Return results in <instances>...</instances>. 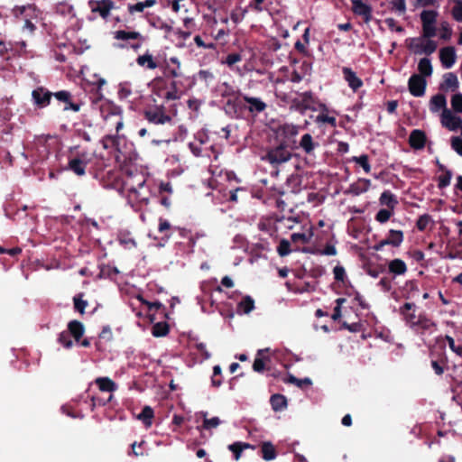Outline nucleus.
Wrapping results in <instances>:
<instances>
[{
  "label": "nucleus",
  "mask_w": 462,
  "mask_h": 462,
  "mask_svg": "<svg viewBox=\"0 0 462 462\" xmlns=\"http://www.w3.org/2000/svg\"><path fill=\"white\" fill-rule=\"evenodd\" d=\"M55 11L63 17L73 18L75 16L73 5L67 1L58 3L55 6Z\"/></svg>",
  "instance_id": "obj_27"
},
{
  "label": "nucleus",
  "mask_w": 462,
  "mask_h": 462,
  "mask_svg": "<svg viewBox=\"0 0 462 462\" xmlns=\"http://www.w3.org/2000/svg\"><path fill=\"white\" fill-rule=\"evenodd\" d=\"M291 252V243L286 239H282L277 247V253L279 255L283 257L290 254Z\"/></svg>",
  "instance_id": "obj_48"
},
{
  "label": "nucleus",
  "mask_w": 462,
  "mask_h": 462,
  "mask_svg": "<svg viewBox=\"0 0 462 462\" xmlns=\"http://www.w3.org/2000/svg\"><path fill=\"white\" fill-rule=\"evenodd\" d=\"M83 293H79L73 298L74 309L79 313L83 314L86 307L88 306V301L83 300Z\"/></svg>",
  "instance_id": "obj_45"
},
{
  "label": "nucleus",
  "mask_w": 462,
  "mask_h": 462,
  "mask_svg": "<svg viewBox=\"0 0 462 462\" xmlns=\"http://www.w3.org/2000/svg\"><path fill=\"white\" fill-rule=\"evenodd\" d=\"M352 161L360 165L366 173L370 172L371 165L368 162V156L366 154L355 156L352 158Z\"/></svg>",
  "instance_id": "obj_46"
},
{
  "label": "nucleus",
  "mask_w": 462,
  "mask_h": 462,
  "mask_svg": "<svg viewBox=\"0 0 462 462\" xmlns=\"http://www.w3.org/2000/svg\"><path fill=\"white\" fill-rule=\"evenodd\" d=\"M70 336H72L75 341L79 342L84 334V326L79 320H71L68 324V330Z\"/></svg>",
  "instance_id": "obj_23"
},
{
  "label": "nucleus",
  "mask_w": 462,
  "mask_h": 462,
  "mask_svg": "<svg viewBox=\"0 0 462 462\" xmlns=\"http://www.w3.org/2000/svg\"><path fill=\"white\" fill-rule=\"evenodd\" d=\"M254 309V300L251 296H245L237 304L238 314H249Z\"/></svg>",
  "instance_id": "obj_30"
},
{
  "label": "nucleus",
  "mask_w": 462,
  "mask_h": 462,
  "mask_svg": "<svg viewBox=\"0 0 462 462\" xmlns=\"http://www.w3.org/2000/svg\"><path fill=\"white\" fill-rule=\"evenodd\" d=\"M451 107L456 113H462V94L457 93L451 97Z\"/></svg>",
  "instance_id": "obj_47"
},
{
  "label": "nucleus",
  "mask_w": 462,
  "mask_h": 462,
  "mask_svg": "<svg viewBox=\"0 0 462 462\" xmlns=\"http://www.w3.org/2000/svg\"><path fill=\"white\" fill-rule=\"evenodd\" d=\"M458 88V79L455 73L448 72L444 75V80L440 85V89L444 91L456 90Z\"/></svg>",
  "instance_id": "obj_22"
},
{
  "label": "nucleus",
  "mask_w": 462,
  "mask_h": 462,
  "mask_svg": "<svg viewBox=\"0 0 462 462\" xmlns=\"http://www.w3.org/2000/svg\"><path fill=\"white\" fill-rule=\"evenodd\" d=\"M427 81L419 74L411 76L408 81V88L413 97H422L426 91Z\"/></svg>",
  "instance_id": "obj_5"
},
{
  "label": "nucleus",
  "mask_w": 462,
  "mask_h": 462,
  "mask_svg": "<svg viewBox=\"0 0 462 462\" xmlns=\"http://www.w3.org/2000/svg\"><path fill=\"white\" fill-rule=\"evenodd\" d=\"M291 158V152L283 145H279L267 152L263 160L273 166L287 162Z\"/></svg>",
  "instance_id": "obj_3"
},
{
  "label": "nucleus",
  "mask_w": 462,
  "mask_h": 462,
  "mask_svg": "<svg viewBox=\"0 0 462 462\" xmlns=\"http://www.w3.org/2000/svg\"><path fill=\"white\" fill-rule=\"evenodd\" d=\"M246 448H254V447L248 443H244V442H239V441L230 444L228 446V449L234 453L235 459L236 461L240 458L243 450L246 449Z\"/></svg>",
  "instance_id": "obj_37"
},
{
  "label": "nucleus",
  "mask_w": 462,
  "mask_h": 462,
  "mask_svg": "<svg viewBox=\"0 0 462 462\" xmlns=\"http://www.w3.org/2000/svg\"><path fill=\"white\" fill-rule=\"evenodd\" d=\"M221 375V367L219 365H215L213 367V375L211 378V384L214 387H219L222 384L221 379H217V376Z\"/></svg>",
  "instance_id": "obj_57"
},
{
  "label": "nucleus",
  "mask_w": 462,
  "mask_h": 462,
  "mask_svg": "<svg viewBox=\"0 0 462 462\" xmlns=\"http://www.w3.org/2000/svg\"><path fill=\"white\" fill-rule=\"evenodd\" d=\"M289 382L293 384H296L298 387H302L305 384L306 385L311 384V380L310 378L306 377L304 379H298L293 375H290Z\"/></svg>",
  "instance_id": "obj_61"
},
{
  "label": "nucleus",
  "mask_w": 462,
  "mask_h": 462,
  "mask_svg": "<svg viewBox=\"0 0 462 462\" xmlns=\"http://www.w3.org/2000/svg\"><path fill=\"white\" fill-rule=\"evenodd\" d=\"M416 306L414 303L406 302L399 310L400 314L402 316L405 323L411 328H414V325L418 319L415 314Z\"/></svg>",
  "instance_id": "obj_10"
},
{
  "label": "nucleus",
  "mask_w": 462,
  "mask_h": 462,
  "mask_svg": "<svg viewBox=\"0 0 462 462\" xmlns=\"http://www.w3.org/2000/svg\"><path fill=\"white\" fill-rule=\"evenodd\" d=\"M455 3L452 8L453 18L459 23H462V0H453Z\"/></svg>",
  "instance_id": "obj_49"
},
{
  "label": "nucleus",
  "mask_w": 462,
  "mask_h": 462,
  "mask_svg": "<svg viewBox=\"0 0 462 462\" xmlns=\"http://www.w3.org/2000/svg\"><path fill=\"white\" fill-rule=\"evenodd\" d=\"M438 13L433 10H424L420 14L422 24H436Z\"/></svg>",
  "instance_id": "obj_41"
},
{
  "label": "nucleus",
  "mask_w": 462,
  "mask_h": 462,
  "mask_svg": "<svg viewBox=\"0 0 462 462\" xmlns=\"http://www.w3.org/2000/svg\"><path fill=\"white\" fill-rule=\"evenodd\" d=\"M435 326H436L435 323L430 319H429L426 315L420 314L418 316V319L414 325V328H412L411 329H413L417 332H420V333H424V332L431 333L432 328Z\"/></svg>",
  "instance_id": "obj_15"
},
{
  "label": "nucleus",
  "mask_w": 462,
  "mask_h": 462,
  "mask_svg": "<svg viewBox=\"0 0 462 462\" xmlns=\"http://www.w3.org/2000/svg\"><path fill=\"white\" fill-rule=\"evenodd\" d=\"M371 187V181L368 179H359L356 183L350 186L354 195H360L366 192Z\"/></svg>",
  "instance_id": "obj_28"
},
{
  "label": "nucleus",
  "mask_w": 462,
  "mask_h": 462,
  "mask_svg": "<svg viewBox=\"0 0 462 462\" xmlns=\"http://www.w3.org/2000/svg\"><path fill=\"white\" fill-rule=\"evenodd\" d=\"M58 341L66 348H69L73 345V342L70 338V334L68 331H62L59 335Z\"/></svg>",
  "instance_id": "obj_54"
},
{
  "label": "nucleus",
  "mask_w": 462,
  "mask_h": 462,
  "mask_svg": "<svg viewBox=\"0 0 462 462\" xmlns=\"http://www.w3.org/2000/svg\"><path fill=\"white\" fill-rule=\"evenodd\" d=\"M410 145L417 150L422 149L425 146L426 135L421 130L415 129L411 131L409 137Z\"/></svg>",
  "instance_id": "obj_19"
},
{
  "label": "nucleus",
  "mask_w": 462,
  "mask_h": 462,
  "mask_svg": "<svg viewBox=\"0 0 462 462\" xmlns=\"http://www.w3.org/2000/svg\"><path fill=\"white\" fill-rule=\"evenodd\" d=\"M431 222V217L430 215H422L419 217L416 226L420 231L425 230L429 224Z\"/></svg>",
  "instance_id": "obj_56"
},
{
  "label": "nucleus",
  "mask_w": 462,
  "mask_h": 462,
  "mask_svg": "<svg viewBox=\"0 0 462 462\" xmlns=\"http://www.w3.org/2000/svg\"><path fill=\"white\" fill-rule=\"evenodd\" d=\"M117 152L122 153L124 156L132 159V155L134 153V144L133 143H129L128 144L125 143V137L117 135Z\"/></svg>",
  "instance_id": "obj_26"
},
{
  "label": "nucleus",
  "mask_w": 462,
  "mask_h": 462,
  "mask_svg": "<svg viewBox=\"0 0 462 462\" xmlns=\"http://www.w3.org/2000/svg\"><path fill=\"white\" fill-rule=\"evenodd\" d=\"M263 458L266 461L273 460L276 457L274 446L270 442H263L262 445Z\"/></svg>",
  "instance_id": "obj_36"
},
{
  "label": "nucleus",
  "mask_w": 462,
  "mask_h": 462,
  "mask_svg": "<svg viewBox=\"0 0 462 462\" xmlns=\"http://www.w3.org/2000/svg\"><path fill=\"white\" fill-rule=\"evenodd\" d=\"M321 113L319 114L316 117L315 122L318 124H328L331 126L335 127L337 125V119L334 116H329L327 115L328 107L325 105L320 106Z\"/></svg>",
  "instance_id": "obj_33"
},
{
  "label": "nucleus",
  "mask_w": 462,
  "mask_h": 462,
  "mask_svg": "<svg viewBox=\"0 0 462 462\" xmlns=\"http://www.w3.org/2000/svg\"><path fill=\"white\" fill-rule=\"evenodd\" d=\"M244 100L249 105L248 111L250 113H261L265 110L267 105L259 97L243 96Z\"/></svg>",
  "instance_id": "obj_18"
},
{
  "label": "nucleus",
  "mask_w": 462,
  "mask_h": 462,
  "mask_svg": "<svg viewBox=\"0 0 462 462\" xmlns=\"http://www.w3.org/2000/svg\"><path fill=\"white\" fill-rule=\"evenodd\" d=\"M144 116L150 123L155 125H164L171 121V117L164 113L162 107L146 110Z\"/></svg>",
  "instance_id": "obj_8"
},
{
  "label": "nucleus",
  "mask_w": 462,
  "mask_h": 462,
  "mask_svg": "<svg viewBox=\"0 0 462 462\" xmlns=\"http://www.w3.org/2000/svg\"><path fill=\"white\" fill-rule=\"evenodd\" d=\"M440 38L443 40H449L452 35V30L450 29L448 23H441Z\"/></svg>",
  "instance_id": "obj_63"
},
{
  "label": "nucleus",
  "mask_w": 462,
  "mask_h": 462,
  "mask_svg": "<svg viewBox=\"0 0 462 462\" xmlns=\"http://www.w3.org/2000/svg\"><path fill=\"white\" fill-rule=\"evenodd\" d=\"M451 147L457 154L462 156V139L460 137L454 136L451 138Z\"/></svg>",
  "instance_id": "obj_60"
},
{
  "label": "nucleus",
  "mask_w": 462,
  "mask_h": 462,
  "mask_svg": "<svg viewBox=\"0 0 462 462\" xmlns=\"http://www.w3.org/2000/svg\"><path fill=\"white\" fill-rule=\"evenodd\" d=\"M137 418L142 420L147 428H149L152 424L153 410L150 406H144Z\"/></svg>",
  "instance_id": "obj_38"
},
{
  "label": "nucleus",
  "mask_w": 462,
  "mask_h": 462,
  "mask_svg": "<svg viewBox=\"0 0 462 462\" xmlns=\"http://www.w3.org/2000/svg\"><path fill=\"white\" fill-rule=\"evenodd\" d=\"M156 4V0H145L143 2H139L135 5H131L128 6V10L131 14L135 12L141 13L146 7H152Z\"/></svg>",
  "instance_id": "obj_42"
},
{
  "label": "nucleus",
  "mask_w": 462,
  "mask_h": 462,
  "mask_svg": "<svg viewBox=\"0 0 462 462\" xmlns=\"http://www.w3.org/2000/svg\"><path fill=\"white\" fill-rule=\"evenodd\" d=\"M408 47L414 54L430 55L436 51L438 44L433 40L420 36L411 38Z\"/></svg>",
  "instance_id": "obj_2"
},
{
  "label": "nucleus",
  "mask_w": 462,
  "mask_h": 462,
  "mask_svg": "<svg viewBox=\"0 0 462 462\" xmlns=\"http://www.w3.org/2000/svg\"><path fill=\"white\" fill-rule=\"evenodd\" d=\"M319 146L318 143L313 141L311 134H305L301 136L300 141V147L307 153L311 154L313 151Z\"/></svg>",
  "instance_id": "obj_25"
},
{
  "label": "nucleus",
  "mask_w": 462,
  "mask_h": 462,
  "mask_svg": "<svg viewBox=\"0 0 462 462\" xmlns=\"http://www.w3.org/2000/svg\"><path fill=\"white\" fill-rule=\"evenodd\" d=\"M439 59L445 69H450L456 62V51L454 47H444L439 51Z\"/></svg>",
  "instance_id": "obj_13"
},
{
  "label": "nucleus",
  "mask_w": 462,
  "mask_h": 462,
  "mask_svg": "<svg viewBox=\"0 0 462 462\" xmlns=\"http://www.w3.org/2000/svg\"><path fill=\"white\" fill-rule=\"evenodd\" d=\"M342 71L345 80L347 82L349 88H351L354 91H356L362 87L363 81L350 68L345 67L343 68Z\"/></svg>",
  "instance_id": "obj_16"
},
{
  "label": "nucleus",
  "mask_w": 462,
  "mask_h": 462,
  "mask_svg": "<svg viewBox=\"0 0 462 462\" xmlns=\"http://www.w3.org/2000/svg\"><path fill=\"white\" fill-rule=\"evenodd\" d=\"M452 172L449 170H445L444 174L439 177V188L443 189L450 184Z\"/></svg>",
  "instance_id": "obj_53"
},
{
  "label": "nucleus",
  "mask_w": 462,
  "mask_h": 462,
  "mask_svg": "<svg viewBox=\"0 0 462 462\" xmlns=\"http://www.w3.org/2000/svg\"><path fill=\"white\" fill-rule=\"evenodd\" d=\"M118 92L121 98H126L131 95L132 89L128 84L125 83L120 84Z\"/></svg>",
  "instance_id": "obj_64"
},
{
  "label": "nucleus",
  "mask_w": 462,
  "mask_h": 462,
  "mask_svg": "<svg viewBox=\"0 0 462 462\" xmlns=\"http://www.w3.org/2000/svg\"><path fill=\"white\" fill-rule=\"evenodd\" d=\"M95 383L98 387L101 393H106L107 397L92 396V405H106L113 398V392L116 388V383L108 377H98L95 380Z\"/></svg>",
  "instance_id": "obj_1"
},
{
  "label": "nucleus",
  "mask_w": 462,
  "mask_h": 462,
  "mask_svg": "<svg viewBox=\"0 0 462 462\" xmlns=\"http://www.w3.org/2000/svg\"><path fill=\"white\" fill-rule=\"evenodd\" d=\"M119 243L127 250L136 248V242L130 234H121L118 237Z\"/></svg>",
  "instance_id": "obj_43"
},
{
  "label": "nucleus",
  "mask_w": 462,
  "mask_h": 462,
  "mask_svg": "<svg viewBox=\"0 0 462 462\" xmlns=\"http://www.w3.org/2000/svg\"><path fill=\"white\" fill-rule=\"evenodd\" d=\"M101 185L106 189H114L116 187V172L115 168L103 170L98 173Z\"/></svg>",
  "instance_id": "obj_17"
},
{
  "label": "nucleus",
  "mask_w": 462,
  "mask_h": 462,
  "mask_svg": "<svg viewBox=\"0 0 462 462\" xmlns=\"http://www.w3.org/2000/svg\"><path fill=\"white\" fill-rule=\"evenodd\" d=\"M430 109L432 113H438L439 110L448 109L447 107V99L444 95L437 94L430 100Z\"/></svg>",
  "instance_id": "obj_21"
},
{
  "label": "nucleus",
  "mask_w": 462,
  "mask_h": 462,
  "mask_svg": "<svg viewBox=\"0 0 462 462\" xmlns=\"http://www.w3.org/2000/svg\"><path fill=\"white\" fill-rule=\"evenodd\" d=\"M352 10L356 15L362 16L365 22L372 18V8L361 0H352Z\"/></svg>",
  "instance_id": "obj_14"
},
{
  "label": "nucleus",
  "mask_w": 462,
  "mask_h": 462,
  "mask_svg": "<svg viewBox=\"0 0 462 462\" xmlns=\"http://www.w3.org/2000/svg\"><path fill=\"white\" fill-rule=\"evenodd\" d=\"M221 420L218 418V417H213L211 419H208V418H205V420H203V429L205 430H211V429H216L217 428L220 424H221Z\"/></svg>",
  "instance_id": "obj_50"
},
{
  "label": "nucleus",
  "mask_w": 462,
  "mask_h": 462,
  "mask_svg": "<svg viewBox=\"0 0 462 462\" xmlns=\"http://www.w3.org/2000/svg\"><path fill=\"white\" fill-rule=\"evenodd\" d=\"M385 239L389 245L398 247L403 241V233L400 230L392 229L389 232L388 237Z\"/></svg>",
  "instance_id": "obj_35"
},
{
  "label": "nucleus",
  "mask_w": 462,
  "mask_h": 462,
  "mask_svg": "<svg viewBox=\"0 0 462 462\" xmlns=\"http://www.w3.org/2000/svg\"><path fill=\"white\" fill-rule=\"evenodd\" d=\"M445 340L448 342V347L458 356H462V346L456 345L454 338L448 335L445 337Z\"/></svg>",
  "instance_id": "obj_51"
},
{
  "label": "nucleus",
  "mask_w": 462,
  "mask_h": 462,
  "mask_svg": "<svg viewBox=\"0 0 462 462\" xmlns=\"http://www.w3.org/2000/svg\"><path fill=\"white\" fill-rule=\"evenodd\" d=\"M379 202L382 206H386L392 210H393L394 207L398 204L396 197L390 190H384L381 194Z\"/></svg>",
  "instance_id": "obj_29"
},
{
  "label": "nucleus",
  "mask_w": 462,
  "mask_h": 462,
  "mask_svg": "<svg viewBox=\"0 0 462 462\" xmlns=\"http://www.w3.org/2000/svg\"><path fill=\"white\" fill-rule=\"evenodd\" d=\"M136 61L139 66L147 67L150 69H154L158 67L157 63L153 60L152 56L149 53L139 56Z\"/></svg>",
  "instance_id": "obj_39"
},
{
  "label": "nucleus",
  "mask_w": 462,
  "mask_h": 462,
  "mask_svg": "<svg viewBox=\"0 0 462 462\" xmlns=\"http://www.w3.org/2000/svg\"><path fill=\"white\" fill-rule=\"evenodd\" d=\"M282 130L286 136H294L299 134V126L291 124L284 125Z\"/></svg>",
  "instance_id": "obj_59"
},
{
  "label": "nucleus",
  "mask_w": 462,
  "mask_h": 462,
  "mask_svg": "<svg viewBox=\"0 0 462 462\" xmlns=\"http://www.w3.org/2000/svg\"><path fill=\"white\" fill-rule=\"evenodd\" d=\"M145 183L144 178L139 174L131 173L125 180H123L122 188L130 192H137L138 189L142 188Z\"/></svg>",
  "instance_id": "obj_9"
},
{
  "label": "nucleus",
  "mask_w": 462,
  "mask_h": 462,
  "mask_svg": "<svg viewBox=\"0 0 462 462\" xmlns=\"http://www.w3.org/2000/svg\"><path fill=\"white\" fill-rule=\"evenodd\" d=\"M83 157L84 154H81L80 156L69 159L67 169L78 176L85 175L88 161Z\"/></svg>",
  "instance_id": "obj_11"
},
{
  "label": "nucleus",
  "mask_w": 462,
  "mask_h": 462,
  "mask_svg": "<svg viewBox=\"0 0 462 462\" xmlns=\"http://www.w3.org/2000/svg\"><path fill=\"white\" fill-rule=\"evenodd\" d=\"M440 122L443 127L449 131H457L462 126V119L456 116L450 109H444L440 115Z\"/></svg>",
  "instance_id": "obj_6"
},
{
  "label": "nucleus",
  "mask_w": 462,
  "mask_h": 462,
  "mask_svg": "<svg viewBox=\"0 0 462 462\" xmlns=\"http://www.w3.org/2000/svg\"><path fill=\"white\" fill-rule=\"evenodd\" d=\"M391 5H393V9L398 12L400 14H402L406 12L405 0H391Z\"/></svg>",
  "instance_id": "obj_58"
},
{
  "label": "nucleus",
  "mask_w": 462,
  "mask_h": 462,
  "mask_svg": "<svg viewBox=\"0 0 462 462\" xmlns=\"http://www.w3.org/2000/svg\"><path fill=\"white\" fill-rule=\"evenodd\" d=\"M271 405L275 411H282L287 406V400L283 395L274 394L271 397Z\"/></svg>",
  "instance_id": "obj_40"
},
{
  "label": "nucleus",
  "mask_w": 462,
  "mask_h": 462,
  "mask_svg": "<svg viewBox=\"0 0 462 462\" xmlns=\"http://www.w3.org/2000/svg\"><path fill=\"white\" fill-rule=\"evenodd\" d=\"M418 70L421 77H430L433 72L431 61L429 58H422L418 64Z\"/></svg>",
  "instance_id": "obj_34"
},
{
  "label": "nucleus",
  "mask_w": 462,
  "mask_h": 462,
  "mask_svg": "<svg viewBox=\"0 0 462 462\" xmlns=\"http://www.w3.org/2000/svg\"><path fill=\"white\" fill-rule=\"evenodd\" d=\"M52 93L43 87H38L32 92L33 103L40 108L50 105Z\"/></svg>",
  "instance_id": "obj_7"
},
{
  "label": "nucleus",
  "mask_w": 462,
  "mask_h": 462,
  "mask_svg": "<svg viewBox=\"0 0 462 462\" xmlns=\"http://www.w3.org/2000/svg\"><path fill=\"white\" fill-rule=\"evenodd\" d=\"M390 273L395 275H402L407 272V266L404 261L401 259H393L389 263Z\"/></svg>",
  "instance_id": "obj_32"
},
{
  "label": "nucleus",
  "mask_w": 462,
  "mask_h": 462,
  "mask_svg": "<svg viewBox=\"0 0 462 462\" xmlns=\"http://www.w3.org/2000/svg\"><path fill=\"white\" fill-rule=\"evenodd\" d=\"M392 215H393L392 209L382 208L377 212V214L375 216V219L380 223H385L390 219Z\"/></svg>",
  "instance_id": "obj_52"
},
{
  "label": "nucleus",
  "mask_w": 462,
  "mask_h": 462,
  "mask_svg": "<svg viewBox=\"0 0 462 462\" xmlns=\"http://www.w3.org/2000/svg\"><path fill=\"white\" fill-rule=\"evenodd\" d=\"M334 277L337 281L343 282L346 277L345 268L341 265H337L333 269Z\"/></svg>",
  "instance_id": "obj_62"
},
{
  "label": "nucleus",
  "mask_w": 462,
  "mask_h": 462,
  "mask_svg": "<svg viewBox=\"0 0 462 462\" xmlns=\"http://www.w3.org/2000/svg\"><path fill=\"white\" fill-rule=\"evenodd\" d=\"M104 150L106 151L107 155L111 158H107V161L116 162V135L107 134L101 140Z\"/></svg>",
  "instance_id": "obj_20"
},
{
  "label": "nucleus",
  "mask_w": 462,
  "mask_h": 462,
  "mask_svg": "<svg viewBox=\"0 0 462 462\" xmlns=\"http://www.w3.org/2000/svg\"><path fill=\"white\" fill-rule=\"evenodd\" d=\"M436 24H422V37L430 39L436 35Z\"/></svg>",
  "instance_id": "obj_55"
},
{
  "label": "nucleus",
  "mask_w": 462,
  "mask_h": 462,
  "mask_svg": "<svg viewBox=\"0 0 462 462\" xmlns=\"http://www.w3.org/2000/svg\"><path fill=\"white\" fill-rule=\"evenodd\" d=\"M99 110L104 120L116 115V106L109 100L101 101Z\"/></svg>",
  "instance_id": "obj_31"
},
{
  "label": "nucleus",
  "mask_w": 462,
  "mask_h": 462,
  "mask_svg": "<svg viewBox=\"0 0 462 462\" xmlns=\"http://www.w3.org/2000/svg\"><path fill=\"white\" fill-rule=\"evenodd\" d=\"M169 333V326L166 322H157L153 325L152 334L153 337H164Z\"/></svg>",
  "instance_id": "obj_44"
},
{
  "label": "nucleus",
  "mask_w": 462,
  "mask_h": 462,
  "mask_svg": "<svg viewBox=\"0 0 462 462\" xmlns=\"http://www.w3.org/2000/svg\"><path fill=\"white\" fill-rule=\"evenodd\" d=\"M88 6L93 14L92 19H96L99 16L106 20L114 8V2L112 0H90Z\"/></svg>",
  "instance_id": "obj_4"
},
{
  "label": "nucleus",
  "mask_w": 462,
  "mask_h": 462,
  "mask_svg": "<svg viewBox=\"0 0 462 462\" xmlns=\"http://www.w3.org/2000/svg\"><path fill=\"white\" fill-rule=\"evenodd\" d=\"M117 40H123V41L140 40L137 43H133L131 45L132 48L138 49L141 46L143 37L137 32L117 31Z\"/></svg>",
  "instance_id": "obj_24"
},
{
  "label": "nucleus",
  "mask_w": 462,
  "mask_h": 462,
  "mask_svg": "<svg viewBox=\"0 0 462 462\" xmlns=\"http://www.w3.org/2000/svg\"><path fill=\"white\" fill-rule=\"evenodd\" d=\"M52 96L64 104V110H72L74 112H78L80 109V106L72 102L71 94L67 90H60L55 93H52Z\"/></svg>",
  "instance_id": "obj_12"
}]
</instances>
